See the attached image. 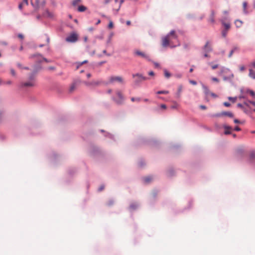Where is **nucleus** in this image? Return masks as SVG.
<instances>
[{
	"instance_id": "nucleus-32",
	"label": "nucleus",
	"mask_w": 255,
	"mask_h": 255,
	"mask_svg": "<svg viewBox=\"0 0 255 255\" xmlns=\"http://www.w3.org/2000/svg\"><path fill=\"white\" fill-rule=\"evenodd\" d=\"M250 157L252 159H255V152H252L251 153Z\"/></svg>"
},
{
	"instance_id": "nucleus-9",
	"label": "nucleus",
	"mask_w": 255,
	"mask_h": 255,
	"mask_svg": "<svg viewBox=\"0 0 255 255\" xmlns=\"http://www.w3.org/2000/svg\"><path fill=\"white\" fill-rule=\"evenodd\" d=\"M204 52L209 53L212 51V44L210 41H207L203 48Z\"/></svg>"
},
{
	"instance_id": "nucleus-22",
	"label": "nucleus",
	"mask_w": 255,
	"mask_h": 255,
	"mask_svg": "<svg viewBox=\"0 0 255 255\" xmlns=\"http://www.w3.org/2000/svg\"><path fill=\"white\" fill-rule=\"evenodd\" d=\"M243 9H244V12L245 13H248V11L247 10V2L246 1L244 2L243 3Z\"/></svg>"
},
{
	"instance_id": "nucleus-49",
	"label": "nucleus",
	"mask_w": 255,
	"mask_h": 255,
	"mask_svg": "<svg viewBox=\"0 0 255 255\" xmlns=\"http://www.w3.org/2000/svg\"><path fill=\"white\" fill-rule=\"evenodd\" d=\"M23 3H20V4H19V5H18V7H19V8L20 9H22V6H23Z\"/></svg>"
},
{
	"instance_id": "nucleus-21",
	"label": "nucleus",
	"mask_w": 255,
	"mask_h": 255,
	"mask_svg": "<svg viewBox=\"0 0 255 255\" xmlns=\"http://www.w3.org/2000/svg\"><path fill=\"white\" fill-rule=\"evenodd\" d=\"M164 76L167 78H169L171 76L170 73L166 69L164 70Z\"/></svg>"
},
{
	"instance_id": "nucleus-4",
	"label": "nucleus",
	"mask_w": 255,
	"mask_h": 255,
	"mask_svg": "<svg viewBox=\"0 0 255 255\" xmlns=\"http://www.w3.org/2000/svg\"><path fill=\"white\" fill-rule=\"evenodd\" d=\"M132 77L134 79L133 83L135 85H138L142 81L148 80L147 77H144L139 73L133 74L132 75Z\"/></svg>"
},
{
	"instance_id": "nucleus-14",
	"label": "nucleus",
	"mask_w": 255,
	"mask_h": 255,
	"mask_svg": "<svg viewBox=\"0 0 255 255\" xmlns=\"http://www.w3.org/2000/svg\"><path fill=\"white\" fill-rule=\"evenodd\" d=\"M31 3L33 7L37 9L39 7V1L38 0H31Z\"/></svg>"
},
{
	"instance_id": "nucleus-30",
	"label": "nucleus",
	"mask_w": 255,
	"mask_h": 255,
	"mask_svg": "<svg viewBox=\"0 0 255 255\" xmlns=\"http://www.w3.org/2000/svg\"><path fill=\"white\" fill-rule=\"evenodd\" d=\"M131 101L133 102H135V101L139 102L140 101V99L139 98H135L132 97L131 98Z\"/></svg>"
},
{
	"instance_id": "nucleus-1",
	"label": "nucleus",
	"mask_w": 255,
	"mask_h": 255,
	"mask_svg": "<svg viewBox=\"0 0 255 255\" xmlns=\"http://www.w3.org/2000/svg\"><path fill=\"white\" fill-rule=\"evenodd\" d=\"M161 45L165 48L168 46L173 48L180 45L178 36L174 30H171L166 36L162 38Z\"/></svg>"
},
{
	"instance_id": "nucleus-25",
	"label": "nucleus",
	"mask_w": 255,
	"mask_h": 255,
	"mask_svg": "<svg viewBox=\"0 0 255 255\" xmlns=\"http://www.w3.org/2000/svg\"><path fill=\"white\" fill-rule=\"evenodd\" d=\"M168 93V91H159L157 92V94H167Z\"/></svg>"
},
{
	"instance_id": "nucleus-56",
	"label": "nucleus",
	"mask_w": 255,
	"mask_h": 255,
	"mask_svg": "<svg viewBox=\"0 0 255 255\" xmlns=\"http://www.w3.org/2000/svg\"><path fill=\"white\" fill-rule=\"evenodd\" d=\"M4 82H3V81L2 80V79L1 78H0V85L4 84Z\"/></svg>"
},
{
	"instance_id": "nucleus-27",
	"label": "nucleus",
	"mask_w": 255,
	"mask_h": 255,
	"mask_svg": "<svg viewBox=\"0 0 255 255\" xmlns=\"http://www.w3.org/2000/svg\"><path fill=\"white\" fill-rule=\"evenodd\" d=\"M247 92L249 93L252 97L255 98V93L253 91L248 90L247 91Z\"/></svg>"
},
{
	"instance_id": "nucleus-7",
	"label": "nucleus",
	"mask_w": 255,
	"mask_h": 255,
	"mask_svg": "<svg viewBox=\"0 0 255 255\" xmlns=\"http://www.w3.org/2000/svg\"><path fill=\"white\" fill-rule=\"evenodd\" d=\"M82 83L80 79H76L74 80L73 83L71 84L69 88L70 92H73L77 87H78Z\"/></svg>"
},
{
	"instance_id": "nucleus-58",
	"label": "nucleus",
	"mask_w": 255,
	"mask_h": 255,
	"mask_svg": "<svg viewBox=\"0 0 255 255\" xmlns=\"http://www.w3.org/2000/svg\"><path fill=\"white\" fill-rule=\"evenodd\" d=\"M48 69L49 70H54L55 69V67H49Z\"/></svg>"
},
{
	"instance_id": "nucleus-36",
	"label": "nucleus",
	"mask_w": 255,
	"mask_h": 255,
	"mask_svg": "<svg viewBox=\"0 0 255 255\" xmlns=\"http://www.w3.org/2000/svg\"><path fill=\"white\" fill-rule=\"evenodd\" d=\"M239 68L241 71H244L245 70V67L243 65L240 66Z\"/></svg>"
},
{
	"instance_id": "nucleus-50",
	"label": "nucleus",
	"mask_w": 255,
	"mask_h": 255,
	"mask_svg": "<svg viewBox=\"0 0 255 255\" xmlns=\"http://www.w3.org/2000/svg\"><path fill=\"white\" fill-rule=\"evenodd\" d=\"M161 108L164 109H165L166 108V106L164 104H162L161 105Z\"/></svg>"
},
{
	"instance_id": "nucleus-41",
	"label": "nucleus",
	"mask_w": 255,
	"mask_h": 255,
	"mask_svg": "<svg viewBox=\"0 0 255 255\" xmlns=\"http://www.w3.org/2000/svg\"><path fill=\"white\" fill-rule=\"evenodd\" d=\"M21 3H23V5H28V0H23Z\"/></svg>"
},
{
	"instance_id": "nucleus-60",
	"label": "nucleus",
	"mask_w": 255,
	"mask_h": 255,
	"mask_svg": "<svg viewBox=\"0 0 255 255\" xmlns=\"http://www.w3.org/2000/svg\"><path fill=\"white\" fill-rule=\"evenodd\" d=\"M112 90L111 89H109L108 90L107 93L108 94H111L112 93Z\"/></svg>"
},
{
	"instance_id": "nucleus-34",
	"label": "nucleus",
	"mask_w": 255,
	"mask_h": 255,
	"mask_svg": "<svg viewBox=\"0 0 255 255\" xmlns=\"http://www.w3.org/2000/svg\"><path fill=\"white\" fill-rule=\"evenodd\" d=\"M10 73L13 76H15L16 75V73L13 69H10Z\"/></svg>"
},
{
	"instance_id": "nucleus-5",
	"label": "nucleus",
	"mask_w": 255,
	"mask_h": 255,
	"mask_svg": "<svg viewBox=\"0 0 255 255\" xmlns=\"http://www.w3.org/2000/svg\"><path fill=\"white\" fill-rule=\"evenodd\" d=\"M34 73L32 74L29 76V81L25 82H22L20 83V87H34L35 85V82L34 78Z\"/></svg>"
},
{
	"instance_id": "nucleus-47",
	"label": "nucleus",
	"mask_w": 255,
	"mask_h": 255,
	"mask_svg": "<svg viewBox=\"0 0 255 255\" xmlns=\"http://www.w3.org/2000/svg\"><path fill=\"white\" fill-rule=\"evenodd\" d=\"M18 37L19 38L21 39H22L23 38V35H22V34H19L18 35Z\"/></svg>"
},
{
	"instance_id": "nucleus-52",
	"label": "nucleus",
	"mask_w": 255,
	"mask_h": 255,
	"mask_svg": "<svg viewBox=\"0 0 255 255\" xmlns=\"http://www.w3.org/2000/svg\"><path fill=\"white\" fill-rule=\"evenodd\" d=\"M249 102L250 103L251 105H252L254 106H255V102L249 101Z\"/></svg>"
},
{
	"instance_id": "nucleus-54",
	"label": "nucleus",
	"mask_w": 255,
	"mask_h": 255,
	"mask_svg": "<svg viewBox=\"0 0 255 255\" xmlns=\"http://www.w3.org/2000/svg\"><path fill=\"white\" fill-rule=\"evenodd\" d=\"M204 56L205 57H209V55L208 54V53L205 52Z\"/></svg>"
},
{
	"instance_id": "nucleus-24",
	"label": "nucleus",
	"mask_w": 255,
	"mask_h": 255,
	"mask_svg": "<svg viewBox=\"0 0 255 255\" xmlns=\"http://www.w3.org/2000/svg\"><path fill=\"white\" fill-rule=\"evenodd\" d=\"M81 0H73L72 1V5L74 6L77 5L80 2Z\"/></svg>"
},
{
	"instance_id": "nucleus-28",
	"label": "nucleus",
	"mask_w": 255,
	"mask_h": 255,
	"mask_svg": "<svg viewBox=\"0 0 255 255\" xmlns=\"http://www.w3.org/2000/svg\"><path fill=\"white\" fill-rule=\"evenodd\" d=\"M235 24L237 27H239L241 26L242 22L240 20H237L235 21Z\"/></svg>"
},
{
	"instance_id": "nucleus-61",
	"label": "nucleus",
	"mask_w": 255,
	"mask_h": 255,
	"mask_svg": "<svg viewBox=\"0 0 255 255\" xmlns=\"http://www.w3.org/2000/svg\"><path fill=\"white\" fill-rule=\"evenodd\" d=\"M126 23L128 25H129L130 24V21L129 20L127 21Z\"/></svg>"
},
{
	"instance_id": "nucleus-2",
	"label": "nucleus",
	"mask_w": 255,
	"mask_h": 255,
	"mask_svg": "<svg viewBox=\"0 0 255 255\" xmlns=\"http://www.w3.org/2000/svg\"><path fill=\"white\" fill-rule=\"evenodd\" d=\"M118 83L120 85H124L125 81L124 78L121 76H111L109 77L108 81L105 83V84H114Z\"/></svg>"
},
{
	"instance_id": "nucleus-59",
	"label": "nucleus",
	"mask_w": 255,
	"mask_h": 255,
	"mask_svg": "<svg viewBox=\"0 0 255 255\" xmlns=\"http://www.w3.org/2000/svg\"><path fill=\"white\" fill-rule=\"evenodd\" d=\"M104 186H101V187H100V188H99V191H102V190H103V189H104Z\"/></svg>"
},
{
	"instance_id": "nucleus-20",
	"label": "nucleus",
	"mask_w": 255,
	"mask_h": 255,
	"mask_svg": "<svg viewBox=\"0 0 255 255\" xmlns=\"http://www.w3.org/2000/svg\"><path fill=\"white\" fill-rule=\"evenodd\" d=\"M87 8L84 5H80L78 8V10L79 12H83L86 10Z\"/></svg>"
},
{
	"instance_id": "nucleus-35",
	"label": "nucleus",
	"mask_w": 255,
	"mask_h": 255,
	"mask_svg": "<svg viewBox=\"0 0 255 255\" xmlns=\"http://www.w3.org/2000/svg\"><path fill=\"white\" fill-rule=\"evenodd\" d=\"M189 83L193 85H196L197 84V82L194 80H190Z\"/></svg>"
},
{
	"instance_id": "nucleus-40",
	"label": "nucleus",
	"mask_w": 255,
	"mask_h": 255,
	"mask_svg": "<svg viewBox=\"0 0 255 255\" xmlns=\"http://www.w3.org/2000/svg\"><path fill=\"white\" fill-rule=\"evenodd\" d=\"M209 95H211L212 97H213V98H215L217 97V96L215 94H214L212 92H211Z\"/></svg>"
},
{
	"instance_id": "nucleus-46",
	"label": "nucleus",
	"mask_w": 255,
	"mask_h": 255,
	"mask_svg": "<svg viewBox=\"0 0 255 255\" xmlns=\"http://www.w3.org/2000/svg\"><path fill=\"white\" fill-rule=\"evenodd\" d=\"M200 108L202 109V110H205L206 109V107L205 106H204V105H201L200 106Z\"/></svg>"
},
{
	"instance_id": "nucleus-63",
	"label": "nucleus",
	"mask_w": 255,
	"mask_h": 255,
	"mask_svg": "<svg viewBox=\"0 0 255 255\" xmlns=\"http://www.w3.org/2000/svg\"><path fill=\"white\" fill-rule=\"evenodd\" d=\"M100 22H101V20H100V19H99V20L97 21V23H96V24H97H97H99V23H100Z\"/></svg>"
},
{
	"instance_id": "nucleus-62",
	"label": "nucleus",
	"mask_w": 255,
	"mask_h": 255,
	"mask_svg": "<svg viewBox=\"0 0 255 255\" xmlns=\"http://www.w3.org/2000/svg\"><path fill=\"white\" fill-rule=\"evenodd\" d=\"M252 66L255 68V61L252 63Z\"/></svg>"
},
{
	"instance_id": "nucleus-8",
	"label": "nucleus",
	"mask_w": 255,
	"mask_h": 255,
	"mask_svg": "<svg viewBox=\"0 0 255 255\" xmlns=\"http://www.w3.org/2000/svg\"><path fill=\"white\" fill-rule=\"evenodd\" d=\"M83 83L88 87H95L99 85L101 82L99 81H93L91 82H83Z\"/></svg>"
},
{
	"instance_id": "nucleus-23",
	"label": "nucleus",
	"mask_w": 255,
	"mask_h": 255,
	"mask_svg": "<svg viewBox=\"0 0 255 255\" xmlns=\"http://www.w3.org/2000/svg\"><path fill=\"white\" fill-rule=\"evenodd\" d=\"M152 178L150 176L146 177L144 178V181L145 183H149L152 180Z\"/></svg>"
},
{
	"instance_id": "nucleus-37",
	"label": "nucleus",
	"mask_w": 255,
	"mask_h": 255,
	"mask_svg": "<svg viewBox=\"0 0 255 255\" xmlns=\"http://www.w3.org/2000/svg\"><path fill=\"white\" fill-rule=\"evenodd\" d=\"M223 104L225 107H229L231 106V104L228 102H224Z\"/></svg>"
},
{
	"instance_id": "nucleus-18",
	"label": "nucleus",
	"mask_w": 255,
	"mask_h": 255,
	"mask_svg": "<svg viewBox=\"0 0 255 255\" xmlns=\"http://www.w3.org/2000/svg\"><path fill=\"white\" fill-rule=\"evenodd\" d=\"M249 101H250L244 102V106H245V107L247 109H248L249 110H250V113L251 112L252 108L250 106L251 104L249 102Z\"/></svg>"
},
{
	"instance_id": "nucleus-29",
	"label": "nucleus",
	"mask_w": 255,
	"mask_h": 255,
	"mask_svg": "<svg viewBox=\"0 0 255 255\" xmlns=\"http://www.w3.org/2000/svg\"><path fill=\"white\" fill-rule=\"evenodd\" d=\"M224 26L225 28V30H228V29L230 28V25L229 23H223Z\"/></svg>"
},
{
	"instance_id": "nucleus-44",
	"label": "nucleus",
	"mask_w": 255,
	"mask_h": 255,
	"mask_svg": "<svg viewBox=\"0 0 255 255\" xmlns=\"http://www.w3.org/2000/svg\"><path fill=\"white\" fill-rule=\"evenodd\" d=\"M234 50H232L230 51V53H229V57H231L232 56V54H233V53H234Z\"/></svg>"
},
{
	"instance_id": "nucleus-3",
	"label": "nucleus",
	"mask_w": 255,
	"mask_h": 255,
	"mask_svg": "<svg viewBox=\"0 0 255 255\" xmlns=\"http://www.w3.org/2000/svg\"><path fill=\"white\" fill-rule=\"evenodd\" d=\"M113 100L117 104L121 105L124 103L125 98L121 90H118L115 92V95L112 98Z\"/></svg>"
},
{
	"instance_id": "nucleus-57",
	"label": "nucleus",
	"mask_w": 255,
	"mask_h": 255,
	"mask_svg": "<svg viewBox=\"0 0 255 255\" xmlns=\"http://www.w3.org/2000/svg\"><path fill=\"white\" fill-rule=\"evenodd\" d=\"M91 77V74L90 73H88V74H87V77L88 78H90Z\"/></svg>"
},
{
	"instance_id": "nucleus-48",
	"label": "nucleus",
	"mask_w": 255,
	"mask_h": 255,
	"mask_svg": "<svg viewBox=\"0 0 255 255\" xmlns=\"http://www.w3.org/2000/svg\"><path fill=\"white\" fill-rule=\"evenodd\" d=\"M4 84H6L7 85H11L12 84V82L10 80L7 81L6 83H4Z\"/></svg>"
},
{
	"instance_id": "nucleus-19",
	"label": "nucleus",
	"mask_w": 255,
	"mask_h": 255,
	"mask_svg": "<svg viewBox=\"0 0 255 255\" xmlns=\"http://www.w3.org/2000/svg\"><path fill=\"white\" fill-rule=\"evenodd\" d=\"M203 88L204 90V93L207 96H209L211 93L207 87L203 85Z\"/></svg>"
},
{
	"instance_id": "nucleus-42",
	"label": "nucleus",
	"mask_w": 255,
	"mask_h": 255,
	"mask_svg": "<svg viewBox=\"0 0 255 255\" xmlns=\"http://www.w3.org/2000/svg\"><path fill=\"white\" fill-rule=\"evenodd\" d=\"M212 80L214 81V82H219V80L218 78H216V77H213L212 78Z\"/></svg>"
},
{
	"instance_id": "nucleus-11",
	"label": "nucleus",
	"mask_w": 255,
	"mask_h": 255,
	"mask_svg": "<svg viewBox=\"0 0 255 255\" xmlns=\"http://www.w3.org/2000/svg\"><path fill=\"white\" fill-rule=\"evenodd\" d=\"M135 54L139 56L142 57V58H144L147 60H149V56L146 55L144 52H141L140 51H136L135 52Z\"/></svg>"
},
{
	"instance_id": "nucleus-38",
	"label": "nucleus",
	"mask_w": 255,
	"mask_h": 255,
	"mask_svg": "<svg viewBox=\"0 0 255 255\" xmlns=\"http://www.w3.org/2000/svg\"><path fill=\"white\" fill-rule=\"evenodd\" d=\"M108 27L109 28H112L113 27V23L112 21L110 22Z\"/></svg>"
},
{
	"instance_id": "nucleus-64",
	"label": "nucleus",
	"mask_w": 255,
	"mask_h": 255,
	"mask_svg": "<svg viewBox=\"0 0 255 255\" xmlns=\"http://www.w3.org/2000/svg\"><path fill=\"white\" fill-rule=\"evenodd\" d=\"M125 0H120V5H121L124 2Z\"/></svg>"
},
{
	"instance_id": "nucleus-26",
	"label": "nucleus",
	"mask_w": 255,
	"mask_h": 255,
	"mask_svg": "<svg viewBox=\"0 0 255 255\" xmlns=\"http://www.w3.org/2000/svg\"><path fill=\"white\" fill-rule=\"evenodd\" d=\"M87 62H88L87 60H85V61H83L82 62H78V63H77V68H78L80 66H81L83 64L86 63Z\"/></svg>"
},
{
	"instance_id": "nucleus-16",
	"label": "nucleus",
	"mask_w": 255,
	"mask_h": 255,
	"mask_svg": "<svg viewBox=\"0 0 255 255\" xmlns=\"http://www.w3.org/2000/svg\"><path fill=\"white\" fill-rule=\"evenodd\" d=\"M249 76L252 79H255V71H254L252 69H249Z\"/></svg>"
},
{
	"instance_id": "nucleus-55",
	"label": "nucleus",
	"mask_w": 255,
	"mask_h": 255,
	"mask_svg": "<svg viewBox=\"0 0 255 255\" xmlns=\"http://www.w3.org/2000/svg\"><path fill=\"white\" fill-rule=\"evenodd\" d=\"M17 66L19 68H23V67H22V65L20 63H17Z\"/></svg>"
},
{
	"instance_id": "nucleus-33",
	"label": "nucleus",
	"mask_w": 255,
	"mask_h": 255,
	"mask_svg": "<svg viewBox=\"0 0 255 255\" xmlns=\"http://www.w3.org/2000/svg\"><path fill=\"white\" fill-rule=\"evenodd\" d=\"M227 31L228 30H224L222 31V36L224 37H225L226 36V35H227Z\"/></svg>"
},
{
	"instance_id": "nucleus-17",
	"label": "nucleus",
	"mask_w": 255,
	"mask_h": 255,
	"mask_svg": "<svg viewBox=\"0 0 255 255\" xmlns=\"http://www.w3.org/2000/svg\"><path fill=\"white\" fill-rule=\"evenodd\" d=\"M182 89H183V86L182 85H180L178 86V91H177V97L178 98H179L180 97V95L182 91Z\"/></svg>"
},
{
	"instance_id": "nucleus-39",
	"label": "nucleus",
	"mask_w": 255,
	"mask_h": 255,
	"mask_svg": "<svg viewBox=\"0 0 255 255\" xmlns=\"http://www.w3.org/2000/svg\"><path fill=\"white\" fill-rule=\"evenodd\" d=\"M218 67V64H215V65H212V68L213 70L216 69Z\"/></svg>"
},
{
	"instance_id": "nucleus-51",
	"label": "nucleus",
	"mask_w": 255,
	"mask_h": 255,
	"mask_svg": "<svg viewBox=\"0 0 255 255\" xmlns=\"http://www.w3.org/2000/svg\"><path fill=\"white\" fill-rule=\"evenodd\" d=\"M234 123L236 124H239L240 123V122L238 120L235 119V120H234Z\"/></svg>"
},
{
	"instance_id": "nucleus-31",
	"label": "nucleus",
	"mask_w": 255,
	"mask_h": 255,
	"mask_svg": "<svg viewBox=\"0 0 255 255\" xmlns=\"http://www.w3.org/2000/svg\"><path fill=\"white\" fill-rule=\"evenodd\" d=\"M228 99L232 101L233 103H235L237 100L236 97H229Z\"/></svg>"
},
{
	"instance_id": "nucleus-45",
	"label": "nucleus",
	"mask_w": 255,
	"mask_h": 255,
	"mask_svg": "<svg viewBox=\"0 0 255 255\" xmlns=\"http://www.w3.org/2000/svg\"><path fill=\"white\" fill-rule=\"evenodd\" d=\"M234 130H236V131H240V130H241V128L237 126L234 128Z\"/></svg>"
},
{
	"instance_id": "nucleus-15",
	"label": "nucleus",
	"mask_w": 255,
	"mask_h": 255,
	"mask_svg": "<svg viewBox=\"0 0 255 255\" xmlns=\"http://www.w3.org/2000/svg\"><path fill=\"white\" fill-rule=\"evenodd\" d=\"M224 129H225V134H230L231 133V131L232 130V128L231 127L228 126L227 125H224L223 126Z\"/></svg>"
},
{
	"instance_id": "nucleus-43",
	"label": "nucleus",
	"mask_w": 255,
	"mask_h": 255,
	"mask_svg": "<svg viewBox=\"0 0 255 255\" xmlns=\"http://www.w3.org/2000/svg\"><path fill=\"white\" fill-rule=\"evenodd\" d=\"M148 75L149 76H153L154 75V73L151 71L148 72Z\"/></svg>"
},
{
	"instance_id": "nucleus-13",
	"label": "nucleus",
	"mask_w": 255,
	"mask_h": 255,
	"mask_svg": "<svg viewBox=\"0 0 255 255\" xmlns=\"http://www.w3.org/2000/svg\"><path fill=\"white\" fill-rule=\"evenodd\" d=\"M238 107L241 108L243 111L246 113L249 114L250 113V110H249L248 109H247L245 106H244V103L243 104H238L237 105Z\"/></svg>"
},
{
	"instance_id": "nucleus-6",
	"label": "nucleus",
	"mask_w": 255,
	"mask_h": 255,
	"mask_svg": "<svg viewBox=\"0 0 255 255\" xmlns=\"http://www.w3.org/2000/svg\"><path fill=\"white\" fill-rule=\"evenodd\" d=\"M78 34L75 32H73L66 38V41L68 42L74 43L78 40Z\"/></svg>"
},
{
	"instance_id": "nucleus-53",
	"label": "nucleus",
	"mask_w": 255,
	"mask_h": 255,
	"mask_svg": "<svg viewBox=\"0 0 255 255\" xmlns=\"http://www.w3.org/2000/svg\"><path fill=\"white\" fill-rule=\"evenodd\" d=\"M177 104H176L175 105H173V106H171V108L172 109H176L177 108Z\"/></svg>"
},
{
	"instance_id": "nucleus-12",
	"label": "nucleus",
	"mask_w": 255,
	"mask_h": 255,
	"mask_svg": "<svg viewBox=\"0 0 255 255\" xmlns=\"http://www.w3.org/2000/svg\"><path fill=\"white\" fill-rule=\"evenodd\" d=\"M215 15V12L214 10H212L211 11V14L209 18V21L212 23H214L215 22L214 17Z\"/></svg>"
},
{
	"instance_id": "nucleus-10",
	"label": "nucleus",
	"mask_w": 255,
	"mask_h": 255,
	"mask_svg": "<svg viewBox=\"0 0 255 255\" xmlns=\"http://www.w3.org/2000/svg\"><path fill=\"white\" fill-rule=\"evenodd\" d=\"M233 114L232 113L230 112H223L220 114H217L214 115V117H221V116H228L229 117H233Z\"/></svg>"
}]
</instances>
